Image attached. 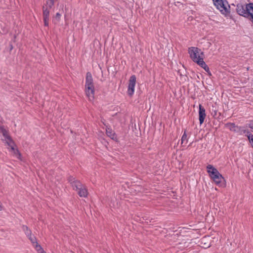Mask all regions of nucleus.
<instances>
[{"mask_svg": "<svg viewBox=\"0 0 253 253\" xmlns=\"http://www.w3.org/2000/svg\"><path fill=\"white\" fill-rule=\"evenodd\" d=\"M207 172L210 177L216 185H220L224 178L218 170L211 165H208L207 167Z\"/></svg>", "mask_w": 253, "mask_h": 253, "instance_id": "20e7f679", "label": "nucleus"}, {"mask_svg": "<svg viewBox=\"0 0 253 253\" xmlns=\"http://www.w3.org/2000/svg\"><path fill=\"white\" fill-rule=\"evenodd\" d=\"M135 84L136 77L135 75H132L129 78L127 88V94L130 96H132L134 92Z\"/></svg>", "mask_w": 253, "mask_h": 253, "instance_id": "0eeeda50", "label": "nucleus"}, {"mask_svg": "<svg viewBox=\"0 0 253 253\" xmlns=\"http://www.w3.org/2000/svg\"><path fill=\"white\" fill-rule=\"evenodd\" d=\"M247 137L248 138V140L251 143L252 147L253 148V135L250 133L249 131H247Z\"/></svg>", "mask_w": 253, "mask_h": 253, "instance_id": "f3484780", "label": "nucleus"}, {"mask_svg": "<svg viewBox=\"0 0 253 253\" xmlns=\"http://www.w3.org/2000/svg\"><path fill=\"white\" fill-rule=\"evenodd\" d=\"M0 133H1L4 138V139H2V141H5L7 145H11L12 142H14L9 135L8 131L3 126H0Z\"/></svg>", "mask_w": 253, "mask_h": 253, "instance_id": "6e6552de", "label": "nucleus"}, {"mask_svg": "<svg viewBox=\"0 0 253 253\" xmlns=\"http://www.w3.org/2000/svg\"><path fill=\"white\" fill-rule=\"evenodd\" d=\"M34 247L39 253H45L43 249L38 243L36 244V245Z\"/></svg>", "mask_w": 253, "mask_h": 253, "instance_id": "6ab92c4d", "label": "nucleus"}, {"mask_svg": "<svg viewBox=\"0 0 253 253\" xmlns=\"http://www.w3.org/2000/svg\"><path fill=\"white\" fill-rule=\"evenodd\" d=\"M3 209V206L1 203H0V211H2Z\"/></svg>", "mask_w": 253, "mask_h": 253, "instance_id": "b1692460", "label": "nucleus"}, {"mask_svg": "<svg viewBox=\"0 0 253 253\" xmlns=\"http://www.w3.org/2000/svg\"><path fill=\"white\" fill-rule=\"evenodd\" d=\"M27 237L31 241L33 246H35L36 244L38 243L36 238L34 236H33L32 234H31L30 236H27Z\"/></svg>", "mask_w": 253, "mask_h": 253, "instance_id": "2eb2a0df", "label": "nucleus"}, {"mask_svg": "<svg viewBox=\"0 0 253 253\" xmlns=\"http://www.w3.org/2000/svg\"><path fill=\"white\" fill-rule=\"evenodd\" d=\"M243 131H244V133L246 132V131L245 130H244Z\"/></svg>", "mask_w": 253, "mask_h": 253, "instance_id": "a878e982", "label": "nucleus"}, {"mask_svg": "<svg viewBox=\"0 0 253 253\" xmlns=\"http://www.w3.org/2000/svg\"><path fill=\"white\" fill-rule=\"evenodd\" d=\"M251 5H253V3H249L245 5L238 4L236 8L237 13L246 18L248 17L252 10L249 8V7H252Z\"/></svg>", "mask_w": 253, "mask_h": 253, "instance_id": "423d86ee", "label": "nucleus"}, {"mask_svg": "<svg viewBox=\"0 0 253 253\" xmlns=\"http://www.w3.org/2000/svg\"><path fill=\"white\" fill-rule=\"evenodd\" d=\"M106 134L108 136L110 137L111 139L115 140L117 138L114 131L109 127H107L106 130Z\"/></svg>", "mask_w": 253, "mask_h": 253, "instance_id": "f8f14e48", "label": "nucleus"}, {"mask_svg": "<svg viewBox=\"0 0 253 253\" xmlns=\"http://www.w3.org/2000/svg\"><path fill=\"white\" fill-rule=\"evenodd\" d=\"M206 116L205 109L201 105H199V117L200 125H202Z\"/></svg>", "mask_w": 253, "mask_h": 253, "instance_id": "9d476101", "label": "nucleus"}, {"mask_svg": "<svg viewBox=\"0 0 253 253\" xmlns=\"http://www.w3.org/2000/svg\"><path fill=\"white\" fill-rule=\"evenodd\" d=\"M216 8L224 15L230 12V6L226 0H212Z\"/></svg>", "mask_w": 253, "mask_h": 253, "instance_id": "39448f33", "label": "nucleus"}, {"mask_svg": "<svg viewBox=\"0 0 253 253\" xmlns=\"http://www.w3.org/2000/svg\"><path fill=\"white\" fill-rule=\"evenodd\" d=\"M68 180L73 189L77 191L78 194L80 197H86L87 196V190L80 181L76 180L73 177H69Z\"/></svg>", "mask_w": 253, "mask_h": 253, "instance_id": "7ed1b4c3", "label": "nucleus"}, {"mask_svg": "<svg viewBox=\"0 0 253 253\" xmlns=\"http://www.w3.org/2000/svg\"><path fill=\"white\" fill-rule=\"evenodd\" d=\"M44 25L45 26H48L49 24V19H43Z\"/></svg>", "mask_w": 253, "mask_h": 253, "instance_id": "412c9836", "label": "nucleus"}, {"mask_svg": "<svg viewBox=\"0 0 253 253\" xmlns=\"http://www.w3.org/2000/svg\"><path fill=\"white\" fill-rule=\"evenodd\" d=\"M188 52L194 62L197 63L206 72L210 71L209 68L204 61V54L200 48L191 46L188 48Z\"/></svg>", "mask_w": 253, "mask_h": 253, "instance_id": "f257e3e1", "label": "nucleus"}, {"mask_svg": "<svg viewBox=\"0 0 253 253\" xmlns=\"http://www.w3.org/2000/svg\"><path fill=\"white\" fill-rule=\"evenodd\" d=\"M22 230L24 231L25 234L27 236H30L31 234H32V232L31 230H30L28 227L26 225H23Z\"/></svg>", "mask_w": 253, "mask_h": 253, "instance_id": "4468645a", "label": "nucleus"}, {"mask_svg": "<svg viewBox=\"0 0 253 253\" xmlns=\"http://www.w3.org/2000/svg\"><path fill=\"white\" fill-rule=\"evenodd\" d=\"M206 238H203L202 240H201V243H203L204 242V241H205V240H206Z\"/></svg>", "mask_w": 253, "mask_h": 253, "instance_id": "393cba45", "label": "nucleus"}, {"mask_svg": "<svg viewBox=\"0 0 253 253\" xmlns=\"http://www.w3.org/2000/svg\"><path fill=\"white\" fill-rule=\"evenodd\" d=\"M187 142H188L187 136L186 134V132L185 131L184 132L182 136V137H181V144H183L184 143H185V144H187Z\"/></svg>", "mask_w": 253, "mask_h": 253, "instance_id": "a211bd4d", "label": "nucleus"}, {"mask_svg": "<svg viewBox=\"0 0 253 253\" xmlns=\"http://www.w3.org/2000/svg\"><path fill=\"white\" fill-rule=\"evenodd\" d=\"M42 9L43 19H49V9H48L47 7H45L44 6H43Z\"/></svg>", "mask_w": 253, "mask_h": 253, "instance_id": "ddd939ff", "label": "nucleus"}, {"mask_svg": "<svg viewBox=\"0 0 253 253\" xmlns=\"http://www.w3.org/2000/svg\"><path fill=\"white\" fill-rule=\"evenodd\" d=\"M225 127L228 129H229L230 131L233 132H237L240 128V127L236 126L235 124L231 123H228L226 124Z\"/></svg>", "mask_w": 253, "mask_h": 253, "instance_id": "9b49d317", "label": "nucleus"}, {"mask_svg": "<svg viewBox=\"0 0 253 253\" xmlns=\"http://www.w3.org/2000/svg\"><path fill=\"white\" fill-rule=\"evenodd\" d=\"M247 125L252 130V131H253V120L249 121Z\"/></svg>", "mask_w": 253, "mask_h": 253, "instance_id": "aec40b11", "label": "nucleus"}, {"mask_svg": "<svg viewBox=\"0 0 253 253\" xmlns=\"http://www.w3.org/2000/svg\"><path fill=\"white\" fill-rule=\"evenodd\" d=\"M56 16L59 18L61 16V14L59 13H57L56 14Z\"/></svg>", "mask_w": 253, "mask_h": 253, "instance_id": "4be33fe9", "label": "nucleus"}, {"mask_svg": "<svg viewBox=\"0 0 253 253\" xmlns=\"http://www.w3.org/2000/svg\"><path fill=\"white\" fill-rule=\"evenodd\" d=\"M210 247V245L208 244V245H207L206 243H205V246H203L204 248H208Z\"/></svg>", "mask_w": 253, "mask_h": 253, "instance_id": "5701e85b", "label": "nucleus"}, {"mask_svg": "<svg viewBox=\"0 0 253 253\" xmlns=\"http://www.w3.org/2000/svg\"><path fill=\"white\" fill-rule=\"evenodd\" d=\"M85 92L90 101H92L94 97V86L91 74L87 72L86 75L85 84Z\"/></svg>", "mask_w": 253, "mask_h": 253, "instance_id": "f03ea898", "label": "nucleus"}, {"mask_svg": "<svg viewBox=\"0 0 253 253\" xmlns=\"http://www.w3.org/2000/svg\"><path fill=\"white\" fill-rule=\"evenodd\" d=\"M54 4V0H47L46 3L45 7H47L48 9H50Z\"/></svg>", "mask_w": 253, "mask_h": 253, "instance_id": "dca6fc26", "label": "nucleus"}, {"mask_svg": "<svg viewBox=\"0 0 253 253\" xmlns=\"http://www.w3.org/2000/svg\"><path fill=\"white\" fill-rule=\"evenodd\" d=\"M8 146L10 147V150L12 152V156L20 160H22L21 155L18 150L15 148L14 142H13L11 145H8Z\"/></svg>", "mask_w": 253, "mask_h": 253, "instance_id": "1a4fd4ad", "label": "nucleus"}]
</instances>
